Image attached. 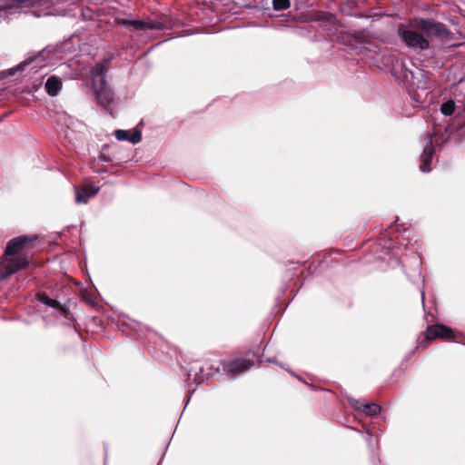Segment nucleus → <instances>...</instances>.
<instances>
[{
    "mask_svg": "<svg viewBox=\"0 0 465 465\" xmlns=\"http://www.w3.org/2000/svg\"><path fill=\"white\" fill-rule=\"evenodd\" d=\"M351 405L357 411H360L362 412V405L364 403L361 402L359 400L351 399L350 400Z\"/></svg>",
    "mask_w": 465,
    "mask_h": 465,
    "instance_id": "obj_17",
    "label": "nucleus"
},
{
    "mask_svg": "<svg viewBox=\"0 0 465 465\" xmlns=\"http://www.w3.org/2000/svg\"><path fill=\"white\" fill-rule=\"evenodd\" d=\"M116 23L129 29L130 31L163 30L167 25L162 21H142L118 18Z\"/></svg>",
    "mask_w": 465,
    "mask_h": 465,
    "instance_id": "obj_6",
    "label": "nucleus"
},
{
    "mask_svg": "<svg viewBox=\"0 0 465 465\" xmlns=\"http://www.w3.org/2000/svg\"><path fill=\"white\" fill-rule=\"evenodd\" d=\"M45 87L50 96H55L62 88V82L56 76H51L47 79Z\"/></svg>",
    "mask_w": 465,
    "mask_h": 465,
    "instance_id": "obj_12",
    "label": "nucleus"
},
{
    "mask_svg": "<svg viewBox=\"0 0 465 465\" xmlns=\"http://www.w3.org/2000/svg\"><path fill=\"white\" fill-rule=\"evenodd\" d=\"M32 62H33V60H32V61H27V60H26V61H24L23 63H21V64H19L20 70H24V68H25L26 65H28L29 64H31Z\"/></svg>",
    "mask_w": 465,
    "mask_h": 465,
    "instance_id": "obj_19",
    "label": "nucleus"
},
{
    "mask_svg": "<svg viewBox=\"0 0 465 465\" xmlns=\"http://www.w3.org/2000/svg\"><path fill=\"white\" fill-rule=\"evenodd\" d=\"M114 136L119 141H129L132 143H137L142 139V134L140 131H134L133 133L124 130H116Z\"/></svg>",
    "mask_w": 465,
    "mask_h": 465,
    "instance_id": "obj_11",
    "label": "nucleus"
},
{
    "mask_svg": "<svg viewBox=\"0 0 465 465\" xmlns=\"http://www.w3.org/2000/svg\"><path fill=\"white\" fill-rule=\"evenodd\" d=\"M398 35L410 48L426 50L430 47L429 41L422 35L415 30L408 29L403 25L398 27Z\"/></svg>",
    "mask_w": 465,
    "mask_h": 465,
    "instance_id": "obj_5",
    "label": "nucleus"
},
{
    "mask_svg": "<svg viewBox=\"0 0 465 465\" xmlns=\"http://www.w3.org/2000/svg\"><path fill=\"white\" fill-rule=\"evenodd\" d=\"M78 0H54L55 5L69 3V5H74Z\"/></svg>",
    "mask_w": 465,
    "mask_h": 465,
    "instance_id": "obj_18",
    "label": "nucleus"
},
{
    "mask_svg": "<svg viewBox=\"0 0 465 465\" xmlns=\"http://www.w3.org/2000/svg\"><path fill=\"white\" fill-rule=\"evenodd\" d=\"M109 62L110 59H104L97 63L91 70L92 85L95 98L97 103L103 107H107L114 101V93L105 82Z\"/></svg>",
    "mask_w": 465,
    "mask_h": 465,
    "instance_id": "obj_3",
    "label": "nucleus"
},
{
    "mask_svg": "<svg viewBox=\"0 0 465 465\" xmlns=\"http://www.w3.org/2000/svg\"><path fill=\"white\" fill-rule=\"evenodd\" d=\"M54 0H0V10L13 11L20 10L23 12H31L35 16H43L49 15H66L64 10L55 8Z\"/></svg>",
    "mask_w": 465,
    "mask_h": 465,
    "instance_id": "obj_2",
    "label": "nucleus"
},
{
    "mask_svg": "<svg viewBox=\"0 0 465 465\" xmlns=\"http://www.w3.org/2000/svg\"><path fill=\"white\" fill-rule=\"evenodd\" d=\"M34 240L35 238L23 235L8 242L0 262V280L6 279L17 271L28 266V258L23 252Z\"/></svg>",
    "mask_w": 465,
    "mask_h": 465,
    "instance_id": "obj_1",
    "label": "nucleus"
},
{
    "mask_svg": "<svg viewBox=\"0 0 465 465\" xmlns=\"http://www.w3.org/2000/svg\"><path fill=\"white\" fill-rule=\"evenodd\" d=\"M381 406L377 403H365L362 405V412L369 416H376L381 411Z\"/></svg>",
    "mask_w": 465,
    "mask_h": 465,
    "instance_id": "obj_13",
    "label": "nucleus"
},
{
    "mask_svg": "<svg viewBox=\"0 0 465 465\" xmlns=\"http://www.w3.org/2000/svg\"><path fill=\"white\" fill-rule=\"evenodd\" d=\"M39 301L49 307L58 308L60 306L57 301L49 298L44 293L39 295Z\"/></svg>",
    "mask_w": 465,
    "mask_h": 465,
    "instance_id": "obj_16",
    "label": "nucleus"
},
{
    "mask_svg": "<svg viewBox=\"0 0 465 465\" xmlns=\"http://www.w3.org/2000/svg\"><path fill=\"white\" fill-rule=\"evenodd\" d=\"M74 190L77 203H86L89 198L96 195L99 192V188L93 184H85L82 189L75 187Z\"/></svg>",
    "mask_w": 465,
    "mask_h": 465,
    "instance_id": "obj_10",
    "label": "nucleus"
},
{
    "mask_svg": "<svg viewBox=\"0 0 465 465\" xmlns=\"http://www.w3.org/2000/svg\"><path fill=\"white\" fill-rule=\"evenodd\" d=\"M453 337L452 330L443 324L430 326L426 331V338L428 340H434L436 338L452 339Z\"/></svg>",
    "mask_w": 465,
    "mask_h": 465,
    "instance_id": "obj_9",
    "label": "nucleus"
},
{
    "mask_svg": "<svg viewBox=\"0 0 465 465\" xmlns=\"http://www.w3.org/2000/svg\"><path fill=\"white\" fill-rule=\"evenodd\" d=\"M455 110V104L453 101L443 103L440 106V111L444 115H451Z\"/></svg>",
    "mask_w": 465,
    "mask_h": 465,
    "instance_id": "obj_14",
    "label": "nucleus"
},
{
    "mask_svg": "<svg viewBox=\"0 0 465 465\" xmlns=\"http://www.w3.org/2000/svg\"><path fill=\"white\" fill-rule=\"evenodd\" d=\"M272 6L276 11L286 10L290 7V0H273Z\"/></svg>",
    "mask_w": 465,
    "mask_h": 465,
    "instance_id": "obj_15",
    "label": "nucleus"
},
{
    "mask_svg": "<svg viewBox=\"0 0 465 465\" xmlns=\"http://www.w3.org/2000/svg\"><path fill=\"white\" fill-rule=\"evenodd\" d=\"M253 366V362L246 359H235L233 361L225 362L223 370L232 374H239Z\"/></svg>",
    "mask_w": 465,
    "mask_h": 465,
    "instance_id": "obj_8",
    "label": "nucleus"
},
{
    "mask_svg": "<svg viewBox=\"0 0 465 465\" xmlns=\"http://www.w3.org/2000/svg\"><path fill=\"white\" fill-rule=\"evenodd\" d=\"M434 153L433 148V135L428 134L426 136V143L423 149V152L420 155V169L423 173H429L430 171V163L432 160V155Z\"/></svg>",
    "mask_w": 465,
    "mask_h": 465,
    "instance_id": "obj_7",
    "label": "nucleus"
},
{
    "mask_svg": "<svg viewBox=\"0 0 465 465\" xmlns=\"http://www.w3.org/2000/svg\"><path fill=\"white\" fill-rule=\"evenodd\" d=\"M414 26L416 30L423 32L428 36L449 39L452 35L444 24L431 19H419L415 22Z\"/></svg>",
    "mask_w": 465,
    "mask_h": 465,
    "instance_id": "obj_4",
    "label": "nucleus"
}]
</instances>
